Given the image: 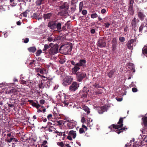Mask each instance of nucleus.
I'll list each match as a JSON object with an SVG mask.
<instances>
[{"mask_svg":"<svg viewBox=\"0 0 147 147\" xmlns=\"http://www.w3.org/2000/svg\"><path fill=\"white\" fill-rule=\"evenodd\" d=\"M86 61L84 59L80 60L79 62L76 63L74 67L72 69V72L73 74H76V73L80 69L79 67L84 66H86L85 64Z\"/></svg>","mask_w":147,"mask_h":147,"instance_id":"nucleus-1","label":"nucleus"},{"mask_svg":"<svg viewBox=\"0 0 147 147\" xmlns=\"http://www.w3.org/2000/svg\"><path fill=\"white\" fill-rule=\"evenodd\" d=\"M72 44L69 43L63 45H62L60 47L59 50H62L63 52L65 53H67L70 52L72 50Z\"/></svg>","mask_w":147,"mask_h":147,"instance_id":"nucleus-2","label":"nucleus"},{"mask_svg":"<svg viewBox=\"0 0 147 147\" xmlns=\"http://www.w3.org/2000/svg\"><path fill=\"white\" fill-rule=\"evenodd\" d=\"M73 80V78L70 76H66L62 80V85L66 86L70 84Z\"/></svg>","mask_w":147,"mask_h":147,"instance_id":"nucleus-3","label":"nucleus"},{"mask_svg":"<svg viewBox=\"0 0 147 147\" xmlns=\"http://www.w3.org/2000/svg\"><path fill=\"white\" fill-rule=\"evenodd\" d=\"M59 45L55 44L53 47H52L49 51V53L51 55H54L58 52Z\"/></svg>","mask_w":147,"mask_h":147,"instance_id":"nucleus-4","label":"nucleus"},{"mask_svg":"<svg viewBox=\"0 0 147 147\" xmlns=\"http://www.w3.org/2000/svg\"><path fill=\"white\" fill-rule=\"evenodd\" d=\"M76 75L77 80L78 82H81L86 76V74L85 73L76 72L75 74Z\"/></svg>","mask_w":147,"mask_h":147,"instance_id":"nucleus-5","label":"nucleus"},{"mask_svg":"<svg viewBox=\"0 0 147 147\" xmlns=\"http://www.w3.org/2000/svg\"><path fill=\"white\" fill-rule=\"evenodd\" d=\"M79 85L76 82H72L71 85L69 87V90L71 91L74 92L79 87Z\"/></svg>","mask_w":147,"mask_h":147,"instance_id":"nucleus-6","label":"nucleus"},{"mask_svg":"<svg viewBox=\"0 0 147 147\" xmlns=\"http://www.w3.org/2000/svg\"><path fill=\"white\" fill-rule=\"evenodd\" d=\"M97 45L100 47H105L106 46V43L103 38L100 39L99 40Z\"/></svg>","mask_w":147,"mask_h":147,"instance_id":"nucleus-7","label":"nucleus"},{"mask_svg":"<svg viewBox=\"0 0 147 147\" xmlns=\"http://www.w3.org/2000/svg\"><path fill=\"white\" fill-rule=\"evenodd\" d=\"M56 24L55 22L50 21L48 23V26L51 29L54 30L56 28Z\"/></svg>","mask_w":147,"mask_h":147,"instance_id":"nucleus-8","label":"nucleus"},{"mask_svg":"<svg viewBox=\"0 0 147 147\" xmlns=\"http://www.w3.org/2000/svg\"><path fill=\"white\" fill-rule=\"evenodd\" d=\"M136 39H131L128 41L127 43V46L129 49H130L132 48L133 45V43L135 41H136Z\"/></svg>","mask_w":147,"mask_h":147,"instance_id":"nucleus-9","label":"nucleus"},{"mask_svg":"<svg viewBox=\"0 0 147 147\" xmlns=\"http://www.w3.org/2000/svg\"><path fill=\"white\" fill-rule=\"evenodd\" d=\"M69 5L67 3H64L62 5L59 7L60 9H63L67 10L69 8Z\"/></svg>","mask_w":147,"mask_h":147,"instance_id":"nucleus-10","label":"nucleus"},{"mask_svg":"<svg viewBox=\"0 0 147 147\" xmlns=\"http://www.w3.org/2000/svg\"><path fill=\"white\" fill-rule=\"evenodd\" d=\"M26 136V135L25 134H23V136H21V137L20 138L21 141L23 142H22V144H23V145L24 146L25 144V142L28 140V138Z\"/></svg>","mask_w":147,"mask_h":147,"instance_id":"nucleus-11","label":"nucleus"},{"mask_svg":"<svg viewBox=\"0 0 147 147\" xmlns=\"http://www.w3.org/2000/svg\"><path fill=\"white\" fill-rule=\"evenodd\" d=\"M137 19L135 18H134L132 20L131 22V25L132 29H134L135 31V28L137 24Z\"/></svg>","mask_w":147,"mask_h":147,"instance_id":"nucleus-12","label":"nucleus"},{"mask_svg":"<svg viewBox=\"0 0 147 147\" xmlns=\"http://www.w3.org/2000/svg\"><path fill=\"white\" fill-rule=\"evenodd\" d=\"M68 12L67 10H62L59 12L57 14L60 15L61 16H65L66 15L68 14Z\"/></svg>","mask_w":147,"mask_h":147,"instance_id":"nucleus-13","label":"nucleus"},{"mask_svg":"<svg viewBox=\"0 0 147 147\" xmlns=\"http://www.w3.org/2000/svg\"><path fill=\"white\" fill-rule=\"evenodd\" d=\"M138 16L140 19L142 20H143L145 17V15L141 11L138 12Z\"/></svg>","mask_w":147,"mask_h":147,"instance_id":"nucleus-14","label":"nucleus"},{"mask_svg":"<svg viewBox=\"0 0 147 147\" xmlns=\"http://www.w3.org/2000/svg\"><path fill=\"white\" fill-rule=\"evenodd\" d=\"M52 13H50L47 14H44L43 15V18L45 20L47 19H50V17L52 16Z\"/></svg>","mask_w":147,"mask_h":147,"instance_id":"nucleus-15","label":"nucleus"},{"mask_svg":"<svg viewBox=\"0 0 147 147\" xmlns=\"http://www.w3.org/2000/svg\"><path fill=\"white\" fill-rule=\"evenodd\" d=\"M100 109L98 111V112L100 114H102L103 112L107 111V107L106 106H103L100 108Z\"/></svg>","mask_w":147,"mask_h":147,"instance_id":"nucleus-16","label":"nucleus"},{"mask_svg":"<svg viewBox=\"0 0 147 147\" xmlns=\"http://www.w3.org/2000/svg\"><path fill=\"white\" fill-rule=\"evenodd\" d=\"M86 88L85 87H84L83 90V92H86V94H82L81 96V98H84L86 97L87 96V95L88 94L87 92L86 91Z\"/></svg>","mask_w":147,"mask_h":147,"instance_id":"nucleus-17","label":"nucleus"},{"mask_svg":"<svg viewBox=\"0 0 147 147\" xmlns=\"http://www.w3.org/2000/svg\"><path fill=\"white\" fill-rule=\"evenodd\" d=\"M69 135L73 136V138H75L76 136V131L73 130L70 131L69 132Z\"/></svg>","mask_w":147,"mask_h":147,"instance_id":"nucleus-18","label":"nucleus"},{"mask_svg":"<svg viewBox=\"0 0 147 147\" xmlns=\"http://www.w3.org/2000/svg\"><path fill=\"white\" fill-rule=\"evenodd\" d=\"M115 71V69H113L112 70H111L108 74V76L110 78H111L113 75V74L114 73Z\"/></svg>","mask_w":147,"mask_h":147,"instance_id":"nucleus-19","label":"nucleus"},{"mask_svg":"<svg viewBox=\"0 0 147 147\" xmlns=\"http://www.w3.org/2000/svg\"><path fill=\"white\" fill-rule=\"evenodd\" d=\"M28 51L32 53H34L36 50V49L35 47H30L28 49Z\"/></svg>","mask_w":147,"mask_h":147,"instance_id":"nucleus-20","label":"nucleus"},{"mask_svg":"<svg viewBox=\"0 0 147 147\" xmlns=\"http://www.w3.org/2000/svg\"><path fill=\"white\" fill-rule=\"evenodd\" d=\"M83 109L85 111H87V114H88L89 113L90 111L89 110V109L88 107L86 106H84L83 107Z\"/></svg>","mask_w":147,"mask_h":147,"instance_id":"nucleus-21","label":"nucleus"},{"mask_svg":"<svg viewBox=\"0 0 147 147\" xmlns=\"http://www.w3.org/2000/svg\"><path fill=\"white\" fill-rule=\"evenodd\" d=\"M129 14L131 15H133L134 13V11L133 9V7H129Z\"/></svg>","mask_w":147,"mask_h":147,"instance_id":"nucleus-22","label":"nucleus"},{"mask_svg":"<svg viewBox=\"0 0 147 147\" xmlns=\"http://www.w3.org/2000/svg\"><path fill=\"white\" fill-rule=\"evenodd\" d=\"M142 53L144 55L147 54V46H145L142 49Z\"/></svg>","mask_w":147,"mask_h":147,"instance_id":"nucleus-23","label":"nucleus"},{"mask_svg":"<svg viewBox=\"0 0 147 147\" xmlns=\"http://www.w3.org/2000/svg\"><path fill=\"white\" fill-rule=\"evenodd\" d=\"M56 27L58 30H61V24L60 22H58V23H56Z\"/></svg>","mask_w":147,"mask_h":147,"instance_id":"nucleus-24","label":"nucleus"},{"mask_svg":"<svg viewBox=\"0 0 147 147\" xmlns=\"http://www.w3.org/2000/svg\"><path fill=\"white\" fill-rule=\"evenodd\" d=\"M38 14L36 13H35L33 14V16H32V17H33V18H35L36 19H38V20H39V19H41L42 18H38L37 16H38Z\"/></svg>","mask_w":147,"mask_h":147,"instance_id":"nucleus-25","label":"nucleus"},{"mask_svg":"<svg viewBox=\"0 0 147 147\" xmlns=\"http://www.w3.org/2000/svg\"><path fill=\"white\" fill-rule=\"evenodd\" d=\"M42 2L41 0H37L36 2V3L37 5L39 6L41 5Z\"/></svg>","mask_w":147,"mask_h":147,"instance_id":"nucleus-26","label":"nucleus"},{"mask_svg":"<svg viewBox=\"0 0 147 147\" xmlns=\"http://www.w3.org/2000/svg\"><path fill=\"white\" fill-rule=\"evenodd\" d=\"M49 46L47 45L46 44L45 45H44V49H43V51H45L47 50V49L49 48Z\"/></svg>","mask_w":147,"mask_h":147,"instance_id":"nucleus-27","label":"nucleus"},{"mask_svg":"<svg viewBox=\"0 0 147 147\" xmlns=\"http://www.w3.org/2000/svg\"><path fill=\"white\" fill-rule=\"evenodd\" d=\"M125 117L123 118H125ZM123 118H120L119 122H118L117 124H118L120 125L121 124H123Z\"/></svg>","mask_w":147,"mask_h":147,"instance_id":"nucleus-28","label":"nucleus"},{"mask_svg":"<svg viewBox=\"0 0 147 147\" xmlns=\"http://www.w3.org/2000/svg\"><path fill=\"white\" fill-rule=\"evenodd\" d=\"M16 140L15 138H7V141L8 142H10L12 140Z\"/></svg>","mask_w":147,"mask_h":147,"instance_id":"nucleus-29","label":"nucleus"},{"mask_svg":"<svg viewBox=\"0 0 147 147\" xmlns=\"http://www.w3.org/2000/svg\"><path fill=\"white\" fill-rule=\"evenodd\" d=\"M8 107V109H9V111H11V110L12 108L14 107V105H13L12 104H9Z\"/></svg>","mask_w":147,"mask_h":147,"instance_id":"nucleus-30","label":"nucleus"},{"mask_svg":"<svg viewBox=\"0 0 147 147\" xmlns=\"http://www.w3.org/2000/svg\"><path fill=\"white\" fill-rule=\"evenodd\" d=\"M42 51L40 49L37 51V52L36 53V55L37 56H38L42 53Z\"/></svg>","mask_w":147,"mask_h":147,"instance_id":"nucleus-31","label":"nucleus"},{"mask_svg":"<svg viewBox=\"0 0 147 147\" xmlns=\"http://www.w3.org/2000/svg\"><path fill=\"white\" fill-rule=\"evenodd\" d=\"M98 15L96 13H92L91 15V17L92 18H94L97 17Z\"/></svg>","mask_w":147,"mask_h":147,"instance_id":"nucleus-32","label":"nucleus"},{"mask_svg":"<svg viewBox=\"0 0 147 147\" xmlns=\"http://www.w3.org/2000/svg\"><path fill=\"white\" fill-rule=\"evenodd\" d=\"M43 68H37V69L39 70V71L41 74H43L44 73Z\"/></svg>","mask_w":147,"mask_h":147,"instance_id":"nucleus-33","label":"nucleus"},{"mask_svg":"<svg viewBox=\"0 0 147 147\" xmlns=\"http://www.w3.org/2000/svg\"><path fill=\"white\" fill-rule=\"evenodd\" d=\"M67 30V29L66 28V26H64L63 27H62V30H60V31H59V32H60V31H63V30L65 31Z\"/></svg>","mask_w":147,"mask_h":147,"instance_id":"nucleus-34","label":"nucleus"},{"mask_svg":"<svg viewBox=\"0 0 147 147\" xmlns=\"http://www.w3.org/2000/svg\"><path fill=\"white\" fill-rule=\"evenodd\" d=\"M119 40L121 42H123L125 40V38L124 37H120L119 38Z\"/></svg>","mask_w":147,"mask_h":147,"instance_id":"nucleus-35","label":"nucleus"},{"mask_svg":"<svg viewBox=\"0 0 147 147\" xmlns=\"http://www.w3.org/2000/svg\"><path fill=\"white\" fill-rule=\"evenodd\" d=\"M112 45L116 44L117 41L115 38L113 39L112 42Z\"/></svg>","mask_w":147,"mask_h":147,"instance_id":"nucleus-36","label":"nucleus"},{"mask_svg":"<svg viewBox=\"0 0 147 147\" xmlns=\"http://www.w3.org/2000/svg\"><path fill=\"white\" fill-rule=\"evenodd\" d=\"M134 3V0H131L129 3V7H133V4Z\"/></svg>","mask_w":147,"mask_h":147,"instance_id":"nucleus-37","label":"nucleus"},{"mask_svg":"<svg viewBox=\"0 0 147 147\" xmlns=\"http://www.w3.org/2000/svg\"><path fill=\"white\" fill-rule=\"evenodd\" d=\"M23 134H25L24 132H22V131H21V132H19V137H20V138L21 136H23Z\"/></svg>","mask_w":147,"mask_h":147,"instance_id":"nucleus-38","label":"nucleus"},{"mask_svg":"<svg viewBox=\"0 0 147 147\" xmlns=\"http://www.w3.org/2000/svg\"><path fill=\"white\" fill-rule=\"evenodd\" d=\"M59 145L61 146V147H63L64 146V144L63 142H61L60 143H58L57 144L59 145Z\"/></svg>","mask_w":147,"mask_h":147,"instance_id":"nucleus-39","label":"nucleus"},{"mask_svg":"<svg viewBox=\"0 0 147 147\" xmlns=\"http://www.w3.org/2000/svg\"><path fill=\"white\" fill-rule=\"evenodd\" d=\"M87 11L86 10H85V9L83 10L82 11V14H83L84 15H85L86 14H87Z\"/></svg>","mask_w":147,"mask_h":147,"instance_id":"nucleus-40","label":"nucleus"},{"mask_svg":"<svg viewBox=\"0 0 147 147\" xmlns=\"http://www.w3.org/2000/svg\"><path fill=\"white\" fill-rule=\"evenodd\" d=\"M47 39L48 41L49 42L52 41L53 40V39L52 37H49Z\"/></svg>","mask_w":147,"mask_h":147,"instance_id":"nucleus-41","label":"nucleus"},{"mask_svg":"<svg viewBox=\"0 0 147 147\" xmlns=\"http://www.w3.org/2000/svg\"><path fill=\"white\" fill-rule=\"evenodd\" d=\"M62 120L57 121V122L58 123V124H57V125H61L62 124Z\"/></svg>","mask_w":147,"mask_h":147,"instance_id":"nucleus-42","label":"nucleus"},{"mask_svg":"<svg viewBox=\"0 0 147 147\" xmlns=\"http://www.w3.org/2000/svg\"><path fill=\"white\" fill-rule=\"evenodd\" d=\"M43 85V83L42 82H41L40 84H39L38 85V87L39 88H42V85Z\"/></svg>","mask_w":147,"mask_h":147,"instance_id":"nucleus-43","label":"nucleus"},{"mask_svg":"<svg viewBox=\"0 0 147 147\" xmlns=\"http://www.w3.org/2000/svg\"><path fill=\"white\" fill-rule=\"evenodd\" d=\"M20 83L22 84H26V82L25 81L23 80H20Z\"/></svg>","mask_w":147,"mask_h":147,"instance_id":"nucleus-44","label":"nucleus"},{"mask_svg":"<svg viewBox=\"0 0 147 147\" xmlns=\"http://www.w3.org/2000/svg\"><path fill=\"white\" fill-rule=\"evenodd\" d=\"M84 131V129L83 128H80V129L79 132L80 134L82 133Z\"/></svg>","mask_w":147,"mask_h":147,"instance_id":"nucleus-45","label":"nucleus"},{"mask_svg":"<svg viewBox=\"0 0 147 147\" xmlns=\"http://www.w3.org/2000/svg\"><path fill=\"white\" fill-rule=\"evenodd\" d=\"M123 126V124H121L120 125H117V129L122 127Z\"/></svg>","mask_w":147,"mask_h":147,"instance_id":"nucleus-46","label":"nucleus"},{"mask_svg":"<svg viewBox=\"0 0 147 147\" xmlns=\"http://www.w3.org/2000/svg\"><path fill=\"white\" fill-rule=\"evenodd\" d=\"M45 102V100L43 99H42L40 100V102L41 104H43Z\"/></svg>","mask_w":147,"mask_h":147,"instance_id":"nucleus-47","label":"nucleus"},{"mask_svg":"<svg viewBox=\"0 0 147 147\" xmlns=\"http://www.w3.org/2000/svg\"><path fill=\"white\" fill-rule=\"evenodd\" d=\"M105 27L106 28H108L109 27V26L110 25V24L108 22L105 23Z\"/></svg>","mask_w":147,"mask_h":147,"instance_id":"nucleus-48","label":"nucleus"},{"mask_svg":"<svg viewBox=\"0 0 147 147\" xmlns=\"http://www.w3.org/2000/svg\"><path fill=\"white\" fill-rule=\"evenodd\" d=\"M106 9H103L101 10V12L102 13L104 14L106 12Z\"/></svg>","mask_w":147,"mask_h":147,"instance_id":"nucleus-49","label":"nucleus"},{"mask_svg":"<svg viewBox=\"0 0 147 147\" xmlns=\"http://www.w3.org/2000/svg\"><path fill=\"white\" fill-rule=\"evenodd\" d=\"M137 89L136 88H133L132 89V91L133 92H136L137 91Z\"/></svg>","mask_w":147,"mask_h":147,"instance_id":"nucleus-50","label":"nucleus"},{"mask_svg":"<svg viewBox=\"0 0 147 147\" xmlns=\"http://www.w3.org/2000/svg\"><path fill=\"white\" fill-rule=\"evenodd\" d=\"M116 44H114L112 45V47L113 48V50H115L116 49Z\"/></svg>","mask_w":147,"mask_h":147,"instance_id":"nucleus-51","label":"nucleus"},{"mask_svg":"<svg viewBox=\"0 0 147 147\" xmlns=\"http://www.w3.org/2000/svg\"><path fill=\"white\" fill-rule=\"evenodd\" d=\"M93 86H95V87L96 88H100L101 87L100 86V85L98 84H95V85H93Z\"/></svg>","mask_w":147,"mask_h":147,"instance_id":"nucleus-52","label":"nucleus"},{"mask_svg":"<svg viewBox=\"0 0 147 147\" xmlns=\"http://www.w3.org/2000/svg\"><path fill=\"white\" fill-rule=\"evenodd\" d=\"M29 41V39L28 38H26L25 39L24 42L25 43H27Z\"/></svg>","mask_w":147,"mask_h":147,"instance_id":"nucleus-53","label":"nucleus"},{"mask_svg":"<svg viewBox=\"0 0 147 147\" xmlns=\"http://www.w3.org/2000/svg\"><path fill=\"white\" fill-rule=\"evenodd\" d=\"M22 14H23V16L25 17H26L27 12L26 11L24 12L23 13H22Z\"/></svg>","mask_w":147,"mask_h":147,"instance_id":"nucleus-54","label":"nucleus"},{"mask_svg":"<svg viewBox=\"0 0 147 147\" xmlns=\"http://www.w3.org/2000/svg\"><path fill=\"white\" fill-rule=\"evenodd\" d=\"M143 28V26L141 25L139 28V31L141 32L142 31V30Z\"/></svg>","mask_w":147,"mask_h":147,"instance_id":"nucleus-55","label":"nucleus"},{"mask_svg":"<svg viewBox=\"0 0 147 147\" xmlns=\"http://www.w3.org/2000/svg\"><path fill=\"white\" fill-rule=\"evenodd\" d=\"M113 127V128H115V129H117V125H115V124H113L112 125Z\"/></svg>","mask_w":147,"mask_h":147,"instance_id":"nucleus-56","label":"nucleus"},{"mask_svg":"<svg viewBox=\"0 0 147 147\" xmlns=\"http://www.w3.org/2000/svg\"><path fill=\"white\" fill-rule=\"evenodd\" d=\"M86 121L84 117H82L81 119V122L82 123H84Z\"/></svg>","mask_w":147,"mask_h":147,"instance_id":"nucleus-57","label":"nucleus"},{"mask_svg":"<svg viewBox=\"0 0 147 147\" xmlns=\"http://www.w3.org/2000/svg\"><path fill=\"white\" fill-rule=\"evenodd\" d=\"M90 32L92 34H94L95 32V30L94 29H92L91 30Z\"/></svg>","mask_w":147,"mask_h":147,"instance_id":"nucleus-58","label":"nucleus"},{"mask_svg":"<svg viewBox=\"0 0 147 147\" xmlns=\"http://www.w3.org/2000/svg\"><path fill=\"white\" fill-rule=\"evenodd\" d=\"M67 138L70 140H72V138L70 136H68L67 137Z\"/></svg>","mask_w":147,"mask_h":147,"instance_id":"nucleus-59","label":"nucleus"},{"mask_svg":"<svg viewBox=\"0 0 147 147\" xmlns=\"http://www.w3.org/2000/svg\"><path fill=\"white\" fill-rule=\"evenodd\" d=\"M83 3L82 2H81L79 4V7H83Z\"/></svg>","mask_w":147,"mask_h":147,"instance_id":"nucleus-60","label":"nucleus"},{"mask_svg":"<svg viewBox=\"0 0 147 147\" xmlns=\"http://www.w3.org/2000/svg\"><path fill=\"white\" fill-rule=\"evenodd\" d=\"M47 143V141L46 140H44L42 144V145H45Z\"/></svg>","mask_w":147,"mask_h":147,"instance_id":"nucleus-61","label":"nucleus"},{"mask_svg":"<svg viewBox=\"0 0 147 147\" xmlns=\"http://www.w3.org/2000/svg\"><path fill=\"white\" fill-rule=\"evenodd\" d=\"M31 105L35 107H36V103L34 102H32V103Z\"/></svg>","mask_w":147,"mask_h":147,"instance_id":"nucleus-62","label":"nucleus"},{"mask_svg":"<svg viewBox=\"0 0 147 147\" xmlns=\"http://www.w3.org/2000/svg\"><path fill=\"white\" fill-rule=\"evenodd\" d=\"M102 93V92H100V91H97L95 92V94H101Z\"/></svg>","mask_w":147,"mask_h":147,"instance_id":"nucleus-63","label":"nucleus"},{"mask_svg":"<svg viewBox=\"0 0 147 147\" xmlns=\"http://www.w3.org/2000/svg\"><path fill=\"white\" fill-rule=\"evenodd\" d=\"M35 60H32V62H30L29 64V65H30L33 64L34 63V62L35 61Z\"/></svg>","mask_w":147,"mask_h":147,"instance_id":"nucleus-64","label":"nucleus"}]
</instances>
